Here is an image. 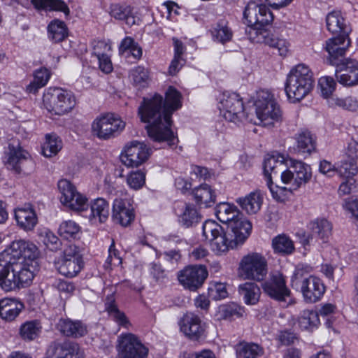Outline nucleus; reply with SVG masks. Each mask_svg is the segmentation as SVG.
Here are the masks:
<instances>
[{"instance_id": "nucleus-1", "label": "nucleus", "mask_w": 358, "mask_h": 358, "mask_svg": "<svg viewBox=\"0 0 358 358\" xmlns=\"http://www.w3.org/2000/svg\"><path fill=\"white\" fill-rule=\"evenodd\" d=\"M39 251L30 241H13L6 248L0 268V288L11 292L31 285L38 271Z\"/></svg>"}, {"instance_id": "nucleus-2", "label": "nucleus", "mask_w": 358, "mask_h": 358, "mask_svg": "<svg viewBox=\"0 0 358 358\" xmlns=\"http://www.w3.org/2000/svg\"><path fill=\"white\" fill-rule=\"evenodd\" d=\"M141 122L145 127L148 136L156 142L175 144L176 137L171 130L172 120L163 107V96L155 94L150 98H143L138 109Z\"/></svg>"}, {"instance_id": "nucleus-3", "label": "nucleus", "mask_w": 358, "mask_h": 358, "mask_svg": "<svg viewBox=\"0 0 358 358\" xmlns=\"http://www.w3.org/2000/svg\"><path fill=\"white\" fill-rule=\"evenodd\" d=\"M280 176L282 182L289 187L273 185L271 179L266 180V185L274 199L284 201L289 193L308 182L311 178V169L301 161L292 160L290 166L282 171Z\"/></svg>"}, {"instance_id": "nucleus-4", "label": "nucleus", "mask_w": 358, "mask_h": 358, "mask_svg": "<svg viewBox=\"0 0 358 358\" xmlns=\"http://www.w3.org/2000/svg\"><path fill=\"white\" fill-rule=\"evenodd\" d=\"M313 73L308 66L299 64L294 66L287 76L285 93L292 102L304 99L314 87Z\"/></svg>"}, {"instance_id": "nucleus-5", "label": "nucleus", "mask_w": 358, "mask_h": 358, "mask_svg": "<svg viewBox=\"0 0 358 358\" xmlns=\"http://www.w3.org/2000/svg\"><path fill=\"white\" fill-rule=\"evenodd\" d=\"M258 120L264 126H271L281 120V111L273 94L268 90L257 92L254 101Z\"/></svg>"}, {"instance_id": "nucleus-6", "label": "nucleus", "mask_w": 358, "mask_h": 358, "mask_svg": "<svg viewBox=\"0 0 358 358\" xmlns=\"http://www.w3.org/2000/svg\"><path fill=\"white\" fill-rule=\"evenodd\" d=\"M202 232L203 236L210 243L212 250L217 255L225 254L238 246L230 234L225 233L215 221L206 220L203 224Z\"/></svg>"}, {"instance_id": "nucleus-7", "label": "nucleus", "mask_w": 358, "mask_h": 358, "mask_svg": "<svg viewBox=\"0 0 358 358\" xmlns=\"http://www.w3.org/2000/svg\"><path fill=\"white\" fill-rule=\"evenodd\" d=\"M266 24H254L248 25L245 34L253 43H264L278 50L280 56H286L289 43L282 37L265 27Z\"/></svg>"}, {"instance_id": "nucleus-8", "label": "nucleus", "mask_w": 358, "mask_h": 358, "mask_svg": "<svg viewBox=\"0 0 358 358\" xmlns=\"http://www.w3.org/2000/svg\"><path fill=\"white\" fill-rule=\"evenodd\" d=\"M43 103L51 114L62 115L70 112L76 106L73 94L62 88L49 89L43 95Z\"/></svg>"}, {"instance_id": "nucleus-9", "label": "nucleus", "mask_w": 358, "mask_h": 358, "mask_svg": "<svg viewBox=\"0 0 358 358\" xmlns=\"http://www.w3.org/2000/svg\"><path fill=\"white\" fill-rule=\"evenodd\" d=\"M267 273L266 257L259 252L244 255L238 264V274L244 280H262Z\"/></svg>"}, {"instance_id": "nucleus-10", "label": "nucleus", "mask_w": 358, "mask_h": 358, "mask_svg": "<svg viewBox=\"0 0 358 358\" xmlns=\"http://www.w3.org/2000/svg\"><path fill=\"white\" fill-rule=\"evenodd\" d=\"M125 122L117 115L108 113L96 117L92 124L94 136L108 140L117 136L125 127Z\"/></svg>"}, {"instance_id": "nucleus-11", "label": "nucleus", "mask_w": 358, "mask_h": 358, "mask_svg": "<svg viewBox=\"0 0 358 358\" xmlns=\"http://www.w3.org/2000/svg\"><path fill=\"white\" fill-rule=\"evenodd\" d=\"M117 358H147L149 349L131 333L122 334L118 337Z\"/></svg>"}, {"instance_id": "nucleus-12", "label": "nucleus", "mask_w": 358, "mask_h": 358, "mask_svg": "<svg viewBox=\"0 0 358 358\" xmlns=\"http://www.w3.org/2000/svg\"><path fill=\"white\" fill-rule=\"evenodd\" d=\"M219 109L222 115L229 122H236L246 117L242 98L236 92H223Z\"/></svg>"}, {"instance_id": "nucleus-13", "label": "nucleus", "mask_w": 358, "mask_h": 358, "mask_svg": "<svg viewBox=\"0 0 358 358\" xmlns=\"http://www.w3.org/2000/svg\"><path fill=\"white\" fill-rule=\"evenodd\" d=\"M150 155V149L144 143L134 141L124 147L120 159L127 167H138L148 160Z\"/></svg>"}, {"instance_id": "nucleus-14", "label": "nucleus", "mask_w": 358, "mask_h": 358, "mask_svg": "<svg viewBox=\"0 0 358 358\" xmlns=\"http://www.w3.org/2000/svg\"><path fill=\"white\" fill-rule=\"evenodd\" d=\"M208 275L204 266H188L178 273V280L185 289L194 292L202 286Z\"/></svg>"}, {"instance_id": "nucleus-15", "label": "nucleus", "mask_w": 358, "mask_h": 358, "mask_svg": "<svg viewBox=\"0 0 358 358\" xmlns=\"http://www.w3.org/2000/svg\"><path fill=\"white\" fill-rule=\"evenodd\" d=\"M243 19L248 25L254 24H268L273 20L269 8L260 1H250L243 10Z\"/></svg>"}, {"instance_id": "nucleus-16", "label": "nucleus", "mask_w": 358, "mask_h": 358, "mask_svg": "<svg viewBox=\"0 0 358 358\" xmlns=\"http://www.w3.org/2000/svg\"><path fill=\"white\" fill-rule=\"evenodd\" d=\"M298 289H300L305 302L313 303L322 299L326 287L320 278L309 275L300 281Z\"/></svg>"}, {"instance_id": "nucleus-17", "label": "nucleus", "mask_w": 358, "mask_h": 358, "mask_svg": "<svg viewBox=\"0 0 358 358\" xmlns=\"http://www.w3.org/2000/svg\"><path fill=\"white\" fill-rule=\"evenodd\" d=\"M264 292L271 298L278 301H285L289 296L290 291L286 286L285 279L282 274L275 273L262 284Z\"/></svg>"}, {"instance_id": "nucleus-18", "label": "nucleus", "mask_w": 358, "mask_h": 358, "mask_svg": "<svg viewBox=\"0 0 358 358\" xmlns=\"http://www.w3.org/2000/svg\"><path fill=\"white\" fill-rule=\"evenodd\" d=\"M112 217L115 223L124 227L129 226L135 219L133 205L127 199H115L113 203Z\"/></svg>"}, {"instance_id": "nucleus-19", "label": "nucleus", "mask_w": 358, "mask_h": 358, "mask_svg": "<svg viewBox=\"0 0 358 358\" xmlns=\"http://www.w3.org/2000/svg\"><path fill=\"white\" fill-rule=\"evenodd\" d=\"M336 76L339 83L344 86L358 85V62L345 59L336 65Z\"/></svg>"}, {"instance_id": "nucleus-20", "label": "nucleus", "mask_w": 358, "mask_h": 358, "mask_svg": "<svg viewBox=\"0 0 358 358\" xmlns=\"http://www.w3.org/2000/svg\"><path fill=\"white\" fill-rule=\"evenodd\" d=\"M50 358H83V352L79 346L72 342H54L48 350Z\"/></svg>"}, {"instance_id": "nucleus-21", "label": "nucleus", "mask_w": 358, "mask_h": 358, "mask_svg": "<svg viewBox=\"0 0 358 358\" xmlns=\"http://www.w3.org/2000/svg\"><path fill=\"white\" fill-rule=\"evenodd\" d=\"M326 27L331 34L343 36H348L352 30L341 11L338 10H332L327 15Z\"/></svg>"}, {"instance_id": "nucleus-22", "label": "nucleus", "mask_w": 358, "mask_h": 358, "mask_svg": "<svg viewBox=\"0 0 358 358\" xmlns=\"http://www.w3.org/2000/svg\"><path fill=\"white\" fill-rule=\"evenodd\" d=\"M14 217L17 225L25 231L34 230L38 223L35 210L30 205H24L15 208Z\"/></svg>"}, {"instance_id": "nucleus-23", "label": "nucleus", "mask_w": 358, "mask_h": 358, "mask_svg": "<svg viewBox=\"0 0 358 358\" xmlns=\"http://www.w3.org/2000/svg\"><path fill=\"white\" fill-rule=\"evenodd\" d=\"M27 156L28 153L18 143L17 145L9 144L8 151L6 156L5 165L8 169L20 173L24 163L27 159Z\"/></svg>"}, {"instance_id": "nucleus-24", "label": "nucleus", "mask_w": 358, "mask_h": 358, "mask_svg": "<svg viewBox=\"0 0 358 358\" xmlns=\"http://www.w3.org/2000/svg\"><path fill=\"white\" fill-rule=\"evenodd\" d=\"M180 330L189 338L198 340L203 334L200 317L192 313H187L180 321Z\"/></svg>"}, {"instance_id": "nucleus-25", "label": "nucleus", "mask_w": 358, "mask_h": 358, "mask_svg": "<svg viewBox=\"0 0 358 358\" xmlns=\"http://www.w3.org/2000/svg\"><path fill=\"white\" fill-rule=\"evenodd\" d=\"M228 227L230 228L231 232L230 236L237 245L244 243L250 234L252 230L251 223L244 218L241 213V216L232 220Z\"/></svg>"}, {"instance_id": "nucleus-26", "label": "nucleus", "mask_w": 358, "mask_h": 358, "mask_svg": "<svg viewBox=\"0 0 358 358\" xmlns=\"http://www.w3.org/2000/svg\"><path fill=\"white\" fill-rule=\"evenodd\" d=\"M349 45L348 36H338L326 41L325 50L329 53V59L332 64H338L336 61L339 57L344 56L346 48Z\"/></svg>"}, {"instance_id": "nucleus-27", "label": "nucleus", "mask_w": 358, "mask_h": 358, "mask_svg": "<svg viewBox=\"0 0 358 358\" xmlns=\"http://www.w3.org/2000/svg\"><path fill=\"white\" fill-rule=\"evenodd\" d=\"M57 328L63 335L69 337H83L87 333V326L79 320L60 319Z\"/></svg>"}, {"instance_id": "nucleus-28", "label": "nucleus", "mask_w": 358, "mask_h": 358, "mask_svg": "<svg viewBox=\"0 0 358 358\" xmlns=\"http://www.w3.org/2000/svg\"><path fill=\"white\" fill-rule=\"evenodd\" d=\"M285 157L278 152H273L265 157L263 168L266 180H272L273 174L275 175L280 172L282 173L287 170L285 169Z\"/></svg>"}, {"instance_id": "nucleus-29", "label": "nucleus", "mask_w": 358, "mask_h": 358, "mask_svg": "<svg viewBox=\"0 0 358 358\" xmlns=\"http://www.w3.org/2000/svg\"><path fill=\"white\" fill-rule=\"evenodd\" d=\"M24 308L21 302L10 298L0 300V317L5 321H13Z\"/></svg>"}, {"instance_id": "nucleus-30", "label": "nucleus", "mask_w": 358, "mask_h": 358, "mask_svg": "<svg viewBox=\"0 0 358 358\" xmlns=\"http://www.w3.org/2000/svg\"><path fill=\"white\" fill-rule=\"evenodd\" d=\"M192 195L196 204L201 208L213 206L216 201V195L210 186L201 185L192 191Z\"/></svg>"}, {"instance_id": "nucleus-31", "label": "nucleus", "mask_w": 358, "mask_h": 358, "mask_svg": "<svg viewBox=\"0 0 358 358\" xmlns=\"http://www.w3.org/2000/svg\"><path fill=\"white\" fill-rule=\"evenodd\" d=\"M236 202L248 214H255L261 208L263 196L259 191H254L244 197L237 199Z\"/></svg>"}, {"instance_id": "nucleus-32", "label": "nucleus", "mask_w": 358, "mask_h": 358, "mask_svg": "<svg viewBox=\"0 0 358 358\" xmlns=\"http://www.w3.org/2000/svg\"><path fill=\"white\" fill-rule=\"evenodd\" d=\"M297 151L302 154L310 155L315 150V138L307 129H301L296 134Z\"/></svg>"}, {"instance_id": "nucleus-33", "label": "nucleus", "mask_w": 358, "mask_h": 358, "mask_svg": "<svg viewBox=\"0 0 358 358\" xmlns=\"http://www.w3.org/2000/svg\"><path fill=\"white\" fill-rule=\"evenodd\" d=\"M215 215L221 222L229 225L232 220L241 216V213L234 204L222 202L217 205Z\"/></svg>"}, {"instance_id": "nucleus-34", "label": "nucleus", "mask_w": 358, "mask_h": 358, "mask_svg": "<svg viewBox=\"0 0 358 358\" xmlns=\"http://www.w3.org/2000/svg\"><path fill=\"white\" fill-rule=\"evenodd\" d=\"M83 265V260L59 259L57 263V268L60 274L73 278L80 273Z\"/></svg>"}, {"instance_id": "nucleus-35", "label": "nucleus", "mask_w": 358, "mask_h": 358, "mask_svg": "<svg viewBox=\"0 0 358 358\" xmlns=\"http://www.w3.org/2000/svg\"><path fill=\"white\" fill-rule=\"evenodd\" d=\"M105 309L108 313L110 317L119 325L124 328L129 329L131 324L124 313L120 311L115 302L113 296H109L106 298Z\"/></svg>"}, {"instance_id": "nucleus-36", "label": "nucleus", "mask_w": 358, "mask_h": 358, "mask_svg": "<svg viewBox=\"0 0 358 358\" xmlns=\"http://www.w3.org/2000/svg\"><path fill=\"white\" fill-rule=\"evenodd\" d=\"M182 106V95L175 87L170 86L165 93V100L163 99V107L171 119L174 111Z\"/></svg>"}, {"instance_id": "nucleus-37", "label": "nucleus", "mask_w": 358, "mask_h": 358, "mask_svg": "<svg viewBox=\"0 0 358 358\" xmlns=\"http://www.w3.org/2000/svg\"><path fill=\"white\" fill-rule=\"evenodd\" d=\"M237 358H258L264 354V348L255 343L240 342L235 347Z\"/></svg>"}, {"instance_id": "nucleus-38", "label": "nucleus", "mask_w": 358, "mask_h": 358, "mask_svg": "<svg viewBox=\"0 0 358 358\" xmlns=\"http://www.w3.org/2000/svg\"><path fill=\"white\" fill-rule=\"evenodd\" d=\"M201 220V215L195 206L191 203H185L178 215V221L185 227H190L196 224Z\"/></svg>"}, {"instance_id": "nucleus-39", "label": "nucleus", "mask_w": 358, "mask_h": 358, "mask_svg": "<svg viewBox=\"0 0 358 358\" xmlns=\"http://www.w3.org/2000/svg\"><path fill=\"white\" fill-rule=\"evenodd\" d=\"M31 2L37 10L61 11L66 15L70 13L68 6L62 0H31Z\"/></svg>"}, {"instance_id": "nucleus-40", "label": "nucleus", "mask_w": 358, "mask_h": 358, "mask_svg": "<svg viewBox=\"0 0 358 358\" xmlns=\"http://www.w3.org/2000/svg\"><path fill=\"white\" fill-rule=\"evenodd\" d=\"M297 322L301 329L313 330L320 324L318 313L313 310H303L301 312Z\"/></svg>"}, {"instance_id": "nucleus-41", "label": "nucleus", "mask_w": 358, "mask_h": 358, "mask_svg": "<svg viewBox=\"0 0 358 358\" xmlns=\"http://www.w3.org/2000/svg\"><path fill=\"white\" fill-rule=\"evenodd\" d=\"M109 215V204L102 198L94 199L91 203V217L98 219L102 223L106 221Z\"/></svg>"}, {"instance_id": "nucleus-42", "label": "nucleus", "mask_w": 358, "mask_h": 358, "mask_svg": "<svg viewBox=\"0 0 358 358\" xmlns=\"http://www.w3.org/2000/svg\"><path fill=\"white\" fill-rule=\"evenodd\" d=\"M238 290L246 304L254 305L259 299L260 289L254 282H245L239 285Z\"/></svg>"}, {"instance_id": "nucleus-43", "label": "nucleus", "mask_w": 358, "mask_h": 358, "mask_svg": "<svg viewBox=\"0 0 358 358\" xmlns=\"http://www.w3.org/2000/svg\"><path fill=\"white\" fill-rule=\"evenodd\" d=\"M48 36L53 43L62 41L67 36L65 23L59 20H52L48 26Z\"/></svg>"}, {"instance_id": "nucleus-44", "label": "nucleus", "mask_w": 358, "mask_h": 358, "mask_svg": "<svg viewBox=\"0 0 358 358\" xmlns=\"http://www.w3.org/2000/svg\"><path fill=\"white\" fill-rule=\"evenodd\" d=\"M312 236H315L326 242L331 234L332 226L326 219H317L310 224Z\"/></svg>"}, {"instance_id": "nucleus-45", "label": "nucleus", "mask_w": 358, "mask_h": 358, "mask_svg": "<svg viewBox=\"0 0 358 358\" xmlns=\"http://www.w3.org/2000/svg\"><path fill=\"white\" fill-rule=\"evenodd\" d=\"M50 78V71L45 68L36 70L34 75V80L27 86V92L36 93L38 89L44 87Z\"/></svg>"}, {"instance_id": "nucleus-46", "label": "nucleus", "mask_w": 358, "mask_h": 358, "mask_svg": "<svg viewBox=\"0 0 358 358\" xmlns=\"http://www.w3.org/2000/svg\"><path fill=\"white\" fill-rule=\"evenodd\" d=\"M62 148L59 138L55 134H47L45 142L42 146V153L46 157H51L58 153Z\"/></svg>"}, {"instance_id": "nucleus-47", "label": "nucleus", "mask_w": 358, "mask_h": 358, "mask_svg": "<svg viewBox=\"0 0 358 358\" xmlns=\"http://www.w3.org/2000/svg\"><path fill=\"white\" fill-rule=\"evenodd\" d=\"M110 15L115 19L124 20L129 26L136 24V18L132 15L130 6H120L118 4L113 5L110 9Z\"/></svg>"}, {"instance_id": "nucleus-48", "label": "nucleus", "mask_w": 358, "mask_h": 358, "mask_svg": "<svg viewBox=\"0 0 358 358\" xmlns=\"http://www.w3.org/2000/svg\"><path fill=\"white\" fill-rule=\"evenodd\" d=\"M213 39L215 41L224 44L231 40L233 32L224 22H219L211 30Z\"/></svg>"}, {"instance_id": "nucleus-49", "label": "nucleus", "mask_w": 358, "mask_h": 358, "mask_svg": "<svg viewBox=\"0 0 358 358\" xmlns=\"http://www.w3.org/2000/svg\"><path fill=\"white\" fill-rule=\"evenodd\" d=\"M80 227L73 220L62 222L58 229V233L64 239H75L80 233Z\"/></svg>"}, {"instance_id": "nucleus-50", "label": "nucleus", "mask_w": 358, "mask_h": 358, "mask_svg": "<svg viewBox=\"0 0 358 358\" xmlns=\"http://www.w3.org/2000/svg\"><path fill=\"white\" fill-rule=\"evenodd\" d=\"M272 246L274 251L278 253L288 255L294 250L293 241L284 234L275 237L272 241Z\"/></svg>"}, {"instance_id": "nucleus-51", "label": "nucleus", "mask_w": 358, "mask_h": 358, "mask_svg": "<svg viewBox=\"0 0 358 358\" xmlns=\"http://www.w3.org/2000/svg\"><path fill=\"white\" fill-rule=\"evenodd\" d=\"M242 315V308L234 303L220 306L215 313V317L218 320H230L234 316L239 317Z\"/></svg>"}, {"instance_id": "nucleus-52", "label": "nucleus", "mask_w": 358, "mask_h": 358, "mask_svg": "<svg viewBox=\"0 0 358 358\" xmlns=\"http://www.w3.org/2000/svg\"><path fill=\"white\" fill-rule=\"evenodd\" d=\"M38 236L45 246L51 250H57L61 246L59 238L47 228L41 229L38 231Z\"/></svg>"}, {"instance_id": "nucleus-53", "label": "nucleus", "mask_w": 358, "mask_h": 358, "mask_svg": "<svg viewBox=\"0 0 358 358\" xmlns=\"http://www.w3.org/2000/svg\"><path fill=\"white\" fill-rule=\"evenodd\" d=\"M57 187L61 194L60 201L63 205L77 192L74 185L66 179L59 180L57 183Z\"/></svg>"}, {"instance_id": "nucleus-54", "label": "nucleus", "mask_w": 358, "mask_h": 358, "mask_svg": "<svg viewBox=\"0 0 358 358\" xmlns=\"http://www.w3.org/2000/svg\"><path fill=\"white\" fill-rule=\"evenodd\" d=\"M76 211H84L88 207L87 199L78 191L64 205Z\"/></svg>"}, {"instance_id": "nucleus-55", "label": "nucleus", "mask_w": 358, "mask_h": 358, "mask_svg": "<svg viewBox=\"0 0 358 358\" xmlns=\"http://www.w3.org/2000/svg\"><path fill=\"white\" fill-rule=\"evenodd\" d=\"M336 83L330 76H322L318 80V87L321 95L325 98H329L336 90Z\"/></svg>"}, {"instance_id": "nucleus-56", "label": "nucleus", "mask_w": 358, "mask_h": 358, "mask_svg": "<svg viewBox=\"0 0 358 358\" xmlns=\"http://www.w3.org/2000/svg\"><path fill=\"white\" fill-rule=\"evenodd\" d=\"M41 327L35 321L27 322L20 328V335L25 340H34L40 333Z\"/></svg>"}, {"instance_id": "nucleus-57", "label": "nucleus", "mask_w": 358, "mask_h": 358, "mask_svg": "<svg viewBox=\"0 0 358 358\" xmlns=\"http://www.w3.org/2000/svg\"><path fill=\"white\" fill-rule=\"evenodd\" d=\"M358 172V166L353 158L345 160L338 168V174L345 178H353Z\"/></svg>"}, {"instance_id": "nucleus-58", "label": "nucleus", "mask_w": 358, "mask_h": 358, "mask_svg": "<svg viewBox=\"0 0 358 358\" xmlns=\"http://www.w3.org/2000/svg\"><path fill=\"white\" fill-rule=\"evenodd\" d=\"M313 270V267L308 264H298L291 278V286L297 289L300 281L306 278L304 275L310 273Z\"/></svg>"}, {"instance_id": "nucleus-59", "label": "nucleus", "mask_w": 358, "mask_h": 358, "mask_svg": "<svg viewBox=\"0 0 358 358\" xmlns=\"http://www.w3.org/2000/svg\"><path fill=\"white\" fill-rule=\"evenodd\" d=\"M145 183V175L141 171H132L127 176V184L133 189H141Z\"/></svg>"}, {"instance_id": "nucleus-60", "label": "nucleus", "mask_w": 358, "mask_h": 358, "mask_svg": "<svg viewBox=\"0 0 358 358\" xmlns=\"http://www.w3.org/2000/svg\"><path fill=\"white\" fill-rule=\"evenodd\" d=\"M130 75L134 84L140 87H143L149 78L148 70L143 66L134 68Z\"/></svg>"}, {"instance_id": "nucleus-61", "label": "nucleus", "mask_w": 358, "mask_h": 358, "mask_svg": "<svg viewBox=\"0 0 358 358\" xmlns=\"http://www.w3.org/2000/svg\"><path fill=\"white\" fill-rule=\"evenodd\" d=\"M331 104L349 110H355L358 108L357 101L351 96L345 98H334Z\"/></svg>"}, {"instance_id": "nucleus-62", "label": "nucleus", "mask_w": 358, "mask_h": 358, "mask_svg": "<svg viewBox=\"0 0 358 358\" xmlns=\"http://www.w3.org/2000/svg\"><path fill=\"white\" fill-rule=\"evenodd\" d=\"M208 294L214 300H220L227 296V291L224 284L217 282L208 289Z\"/></svg>"}, {"instance_id": "nucleus-63", "label": "nucleus", "mask_w": 358, "mask_h": 358, "mask_svg": "<svg viewBox=\"0 0 358 358\" xmlns=\"http://www.w3.org/2000/svg\"><path fill=\"white\" fill-rule=\"evenodd\" d=\"M122 258L119 252L115 248V243L113 241L108 249V257L106 259V264L108 266H118L122 264Z\"/></svg>"}, {"instance_id": "nucleus-64", "label": "nucleus", "mask_w": 358, "mask_h": 358, "mask_svg": "<svg viewBox=\"0 0 358 358\" xmlns=\"http://www.w3.org/2000/svg\"><path fill=\"white\" fill-rule=\"evenodd\" d=\"M60 259L83 260V256L78 246L69 244L64 248Z\"/></svg>"}]
</instances>
